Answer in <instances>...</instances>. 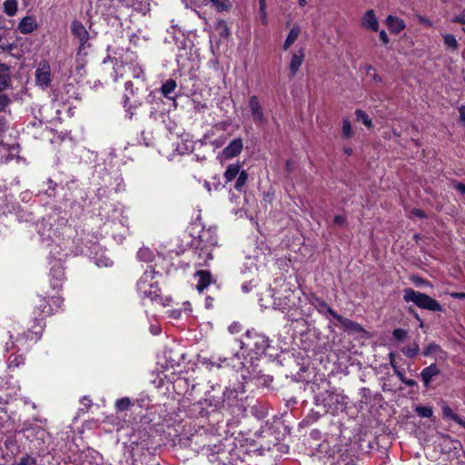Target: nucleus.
Listing matches in <instances>:
<instances>
[{
    "instance_id": "7c9ffc66",
    "label": "nucleus",
    "mask_w": 465,
    "mask_h": 465,
    "mask_svg": "<svg viewBox=\"0 0 465 465\" xmlns=\"http://www.w3.org/2000/svg\"><path fill=\"white\" fill-rule=\"evenodd\" d=\"M25 363V358L22 355H12L9 359L7 369L9 371H14L15 368H18L20 365Z\"/></svg>"
},
{
    "instance_id": "c85d7f7f",
    "label": "nucleus",
    "mask_w": 465,
    "mask_h": 465,
    "mask_svg": "<svg viewBox=\"0 0 465 465\" xmlns=\"http://www.w3.org/2000/svg\"><path fill=\"white\" fill-rule=\"evenodd\" d=\"M292 294V292H291L289 295L284 296L283 300H282L281 298H275L273 302L274 308L281 311H284L285 309L292 307V305L294 304V302L291 304L290 295Z\"/></svg>"
},
{
    "instance_id": "c756f323",
    "label": "nucleus",
    "mask_w": 465,
    "mask_h": 465,
    "mask_svg": "<svg viewBox=\"0 0 465 465\" xmlns=\"http://www.w3.org/2000/svg\"><path fill=\"white\" fill-rule=\"evenodd\" d=\"M401 351L408 358H415L420 353V347L418 343L414 342L411 345L403 347Z\"/></svg>"
},
{
    "instance_id": "4468645a",
    "label": "nucleus",
    "mask_w": 465,
    "mask_h": 465,
    "mask_svg": "<svg viewBox=\"0 0 465 465\" xmlns=\"http://www.w3.org/2000/svg\"><path fill=\"white\" fill-rule=\"evenodd\" d=\"M243 148V140L240 137L235 138L223 150V155L226 159L233 158L239 155Z\"/></svg>"
},
{
    "instance_id": "a19ab883",
    "label": "nucleus",
    "mask_w": 465,
    "mask_h": 465,
    "mask_svg": "<svg viewBox=\"0 0 465 465\" xmlns=\"http://www.w3.org/2000/svg\"><path fill=\"white\" fill-rule=\"evenodd\" d=\"M40 303H39V311H40V313L38 314V316H46V315H49L52 313V308H47V302L45 301V299H40Z\"/></svg>"
},
{
    "instance_id": "6e6d98bb",
    "label": "nucleus",
    "mask_w": 465,
    "mask_h": 465,
    "mask_svg": "<svg viewBox=\"0 0 465 465\" xmlns=\"http://www.w3.org/2000/svg\"><path fill=\"white\" fill-rule=\"evenodd\" d=\"M15 47V44L5 45L2 43V36L0 35V48L3 50L12 51Z\"/></svg>"
},
{
    "instance_id": "a878e982",
    "label": "nucleus",
    "mask_w": 465,
    "mask_h": 465,
    "mask_svg": "<svg viewBox=\"0 0 465 465\" xmlns=\"http://www.w3.org/2000/svg\"><path fill=\"white\" fill-rule=\"evenodd\" d=\"M3 11L7 16H15L18 11L17 0H5L3 3Z\"/></svg>"
},
{
    "instance_id": "0e129e2a",
    "label": "nucleus",
    "mask_w": 465,
    "mask_h": 465,
    "mask_svg": "<svg viewBox=\"0 0 465 465\" xmlns=\"http://www.w3.org/2000/svg\"><path fill=\"white\" fill-rule=\"evenodd\" d=\"M394 373L399 377V379L401 381H403L406 379V377L404 376V371L401 370H396Z\"/></svg>"
},
{
    "instance_id": "5fc2aeb1",
    "label": "nucleus",
    "mask_w": 465,
    "mask_h": 465,
    "mask_svg": "<svg viewBox=\"0 0 465 465\" xmlns=\"http://www.w3.org/2000/svg\"><path fill=\"white\" fill-rule=\"evenodd\" d=\"M264 250L267 251V253L263 252L262 256H261L258 253L255 255V258L258 260H261L262 262H264L266 261L267 255H269L271 253L270 249L267 246H264Z\"/></svg>"
},
{
    "instance_id": "393cba45",
    "label": "nucleus",
    "mask_w": 465,
    "mask_h": 465,
    "mask_svg": "<svg viewBox=\"0 0 465 465\" xmlns=\"http://www.w3.org/2000/svg\"><path fill=\"white\" fill-rule=\"evenodd\" d=\"M241 164L240 163H232L229 164L224 173V179L226 183L232 182L234 178H236L241 173Z\"/></svg>"
},
{
    "instance_id": "f257e3e1",
    "label": "nucleus",
    "mask_w": 465,
    "mask_h": 465,
    "mask_svg": "<svg viewBox=\"0 0 465 465\" xmlns=\"http://www.w3.org/2000/svg\"><path fill=\"white\" fill-rule=\"evenodd\" d=\"M241 348L248 351L252 357L259 359L266 354L270 348V341L265 335L250 330L242 338Z\"/></svg>"
},
{
    "instance_id": "37998d69",
    "label": "nucleus",
    "mask_w": 465,
    "mask_h": 465,
    "mask_svg": "<svg viewBox=\"0 0 465 465\" xmlns=\"http://www.w3.org/2000/svg\"><path fill=\"white\" fill-rule=\"evenodd\" d=\"M124 87H125L124 106H126V103L129 100V97H128L127 94L134 95L135 92L138 90V87H136L135 90H134V84H133L132 81H127L125 83V84H124Z\"/></svg>"
},
{
    "instance_id": "338daca9",
    "label": "nucleus",
    "mask_w": 465,
    "mask_h": 465,
    "mask_svg": "<svg viewBox=\"0 0 465 465\" xmlns=\"http://www.w3.org/2000/svg\"><path fill=\"white\" fill-rule=\"evenodd\" d=\"M419 21L420 23H422V24H425V25H431V22L429 19H427V18H425L423 16H419Z\"/></svg>"
},
{
    "instance_id": "e433bc0d",
    "label": "nucleus",
    "mask_w": 465,
    "mask_h": 465,
    "mask_svg": "<svg viewBox=\"0 0 465 465\" xmlns=\"http://www.w3.org/2000/svg\"><path fill=\"white\" fill-rule=\"evenodd\" d=\"M247 178H248V174L246 173V171L242 170L238 177H237V180H236V183H235V185H234V188L237 190V191H242V187L245 185L246 183V181H247Z\"/></svg>"
},
{
    "instance_id": "ddd939ff",
    "label": "nucleus",
    "mask_w": 465,
    "mask_h": 465,
    "mask_svg": "<svg viewBox=\"0 0 465 465\" xmlns=\"http://www.w3.org/2000/svg\"><path fill=\"white\" fill-rule=\"evenodd\" d=\"M425 357H433L436 361H446L448 353L437 343L430 342L423 350Z\"/></svg>"
},
{
    "instance_id": "dca6fc26",
    "label": "nucleus",
    "mask_w": 465,
    "mask_h": 465,
    "mask_svg": "<svg viewBox=\"0 0 465 465\" xmlns=\"http://www.w3.org/2000/svg\"><path fill=\"white\" fill-rule=\"evenodd\" d=\"M37 28L38 24L33 15H26L22 18L17 26V30L23 35L31 34Z\"/></svg>"
},
{
    "instance_id": "b1692460",
    "label": "nucleus",
    "mask_w": 465,
    "mask_h": 465,
    "mask_svg": "<svg viewBox=\"0 0 465 465\" xmlns=\"http://www.w3.org/2000/svg\"><path fill=\"white\" fill-rule=\"evenodd\" d=\"M300 33H301L300 26L298 25H294L292 26V28L290 30V32L283 43L282 48L284 50H288L293 45V43L297 40Z\"/></svg>"
},
{
    "instance_id": "6e6552de",
    "label": "nucleus",
    "mask_w": 465,
    "mask_h": 465,
    "mask_svg": "<svg viewBox=\"0 0 465 465\" xmlns=\"http://www.w3.org/2000/svg\"><path fill=\"white\" fill-rule=\"evenodd\" d=\"M337 465H355L357 450L351 444L345 443L337 448L334 452Z\"/></svg>"
},
{
    "instance_id": "9b49d317",
    "label": "nucleus",
    "mask_w": 465,
    "mask_h": 465,
    "mask_svg": "<svg viewBox=\"0 0 465 465\" xmlns=\"http://www.w3.org/2000/svg\"><path fill=\"white\" fill-rule=\"evenodd\" d=\"M50 282L54 289L61 287L62 282L64 279V268L61 264V258H54V263L52 265L50 270Z\"/></svg>"
},
{
    "instance_id": "de8ad7c7",
    "label": "nucleus",
    "mask_w": 465,
    "mask_h": 465,
    "mask_svg": "<svg viewBox=\"0 0 465 465\" xmlns=\"http://www.w3.org/2000/svg\"><path fill=\"white\" fill-rule=\"evenodd\" d=\"M407 335V331L403 329H395L392 332V336L397 341H402Z\"/></svg>"
},
{
    "instance_id": "72a5a7b5",
    "label": "nucleus",
    "mask_w": 465,
    "mask_h": 465,
    "mask_svg": "<svg viewBox=\"0 0 465 465\" xmlns=\"http://www.w3.org/2000/svg\"><path fill=\"white\" fill-rule=\"evenodd\" d=\"M442 37H443L444 45L446 47L452 49V50L458 49L459 45H458L456 37L453 35L445 34L442 35Z\"/></svg>"
},
{
    "instance_id": "4be33fe9",
    "label": "nucleus",
    "mask_w": 465,
    "mask_h": 465,
    "mask_svg": "<svg viewBox=\"0 0 465 465\" xmlns=\"http://www.w3.org/2000/svg\"><path fill=\"white\" fill-rule=\"evenodd\" d=\"M441 409H442L443 418L451 420L465 429V419L464 418H461L459 415H457L456 413H454L453 411L451 410V408L445 403L442 404Z\"/></svg>"
},
{
    "instance_id": "052dcab7",
    "label": "nucleus",
    "mask_w": 465,
    "mask_h": 465,
    "mask_svg": "<svg viewBox=\"0 0 465 465\" xmlns=\"http://www.w3.org/2000/svg\"><path fill=\"white\" fill-rule=\"evenodd\" d=\"M136 106H130L129 108L126 109V115L128 116L129 119H133L134 115V109H135Z\"/></svg>"
},
{
    "instance_id": "a211bd4d",
    "label": "nucleus",
    "mask_w": 465,
    "mask_h": 465,
    "mask_svg": "<svg viewBox=\"0 0 465 465\" xmlns=\"http://www.w3.org/2000/svg\"><path fill=\"white\" fill-rule=\"evenodd\" d=\"M338 322V323L346 331H351L353 333H359L363 331V328L356 322H353L350 319L344 318L341 315L336 313L334 318Z\"/></svg>"
},
{
    "instance_id": "f8f14e48",
    "label": "nucleus",
    "mask_w": 465,
    "mask_h": 465,
    "mask_svg": "<svg viewBox=\"0 0 465 465\" xmlns=\"http://www.w3.org/2000/svg\"><path fill=\"white\" fill-rule=\"evenodd\" d=\"M309 303L313 308H315L319 313L324 315L325 317L334 318L335 314L337 313L328 305L324 300L316 295H312L309 298Z\"/></svg>"
},
{
    "instance_id": "603ef678",
    "label": "nucleus",
    "mask_w": 465,
    "mask_h": 465,
    "mask_svg": "<svg viewBox=\"0 0 465 465\" xmlns=\"http://www.w3.org/2000/svg\"><path fill=\"white\" fill-rule=\"evenodd\" d=\"M333 222L335 224L339 226H343L346 223V218L343 215H335Z\"/></svg>"
},
{
    "instance_id": "f03ea898",
    "label": "nucleus",
    "mask_w": 465,
    "mask_h": 465,
    "mask_svg": "<svg viewBox=\"0 0 465 465\" xmlns=\"http://www.w3.org/2000/svg\"><path fill=\"white\" fill-rule=\"evenodd\" d=\"M155 274V270L150 266L139 279L137 282V290L142 299H149L153 302L160 297V289L158 285L152 282Z\"/></svg>"
},
{
    "instance_id": "4d7b16f0",
    "label": "nucleus",
    "mask_w": 465,
    "mask_h": 465,
    "mask_svg": "<svg viewBox=\"0 0 465 465\" xmlns=\"http://www.w3.org/2000/svg\"><path fill=\"white\" fill-rule=\"evenodd\" d=\"M379 36H380V39L381 41L384 44V45H387L389 43V37L386 34V32L384 30H381L379 34Z\"/></svg>"
},
{
    "instance_id": "0eeeda50",
    "label": "nucleus",
    "mask_w": 465,
    "mask_h": 465,
    "mask_svg": "<svg viewBox=\"0 0 465 465\" xmlns=\"http://www.w3.org/2000/svg\"><path fill=\"white\" fill-rule=\"evenodd\" d=\"M248 108L252 120L257 126H262L267 123L264 108L257 95L253 94L249 97Z\"/></svg>"
},
{
    "instance_id": "69168bd1",
    "label": "nucleus",
    "mask_w": 465,
    "mask_h": 465,
    "mask_svg": "<svg viewBox=\"0 0 465 465\" xmlns=\"http://www.w3.org/2000/svg\"><path fill=\"white\" fill-rule=\"evenodd\" d=\"M239 329H240V325H239V324H237V323H234V324L231 325V326L229 327V331H230L232 333H233V332H237V331H239Z\"/></svg>"
},
{
    "instance_id": "bb28decb",
    "label": "nucleus",
    "mask_w": 465,
    "mask_h": 465,
    "mask_svg": "<svg viewBox=\"0 0 465 465\" xmlns=\"http://www.w3.org/2000/svg\"><path fill=\"white\" fill-rule=\"evenodd\" d=\"M137 259L140 262H152L154 259V253L148 247H142L137 252Z\"/></svg>"
},
{
    "instance_id": "8fccbe9b",
    "label": "nucleus",
    "mask_w": 465,
    "mask_h": 465,
    "mask_svg": "<svg viewBox=\"0 0 465 465\" xmlns=\"http://www.w3.org/2000/svg\"><path fill=\"white\" fill-rule=\"evenodd\" d=\"M452 183H453L454 188L457 191H459L462 194H465V184L464 183L458 182V181H453Z\"/></svg>"
},
{
    "instance_id": "09e8293b",
    "label": "nucleus",
    "mask_w": 465,
    "mask_h": 465,
    "mask_svg": "<svg viewBox=\"0 0 465 465\" xmlns=\"http://www.w3.org/2000/svg\"><path fill=\"white\" fill-rule=\"evenodd\" d=\"M451 22L465 25V8L459 15H455Z\"/></svg>"
},
{
    "instance_id": "3c124183",
    "label": "nucleus",
    "mask_w": 465,
    "mask_h": 465,
    "mask_svg": "<svg viewBox=\"0 0 465 465\" xmlns=\"http://www.w3.org/2000/svg\"><path fill=\"white\" fill-rule=\"evenodd\" d=\"M411 281H412L416 285H420V284L430 285L429 282H427L426 280L422 279V278H421V277H420V276H412V277H411Z\"/></svg>"
},
{
    "instance_id": "1a4fd4ad",
    "label": "nucleus",
    "mask_w": 465,
    "mask_h": 465,
    "mask_svg": "<svg viewBox=\"0 0 465 465\" xmlns=\"http://www.w3.org/2000/svg\"><path fill=\"white\" fill-rule=\"evenodd\" d=\"M20 391V387L15 381L6 380L0 385V404H7L12 401Z\"/></svg>"
},
{
    "instance_id": "39448f33",
    "label": "nucleus",
    "mask_w": 465,
    "mask_h": 465,
    "mask_svg": "<svg viewBox=\"0 0 465 465\" xmlns=\"http://www.w3.org/2000/svg\"><path fill=\"white\" fill-rule=\"evenodd\" d=\"M114 78L116 81L119 77H123L124 74H129L134 79L144 81V72L142 66L133 62H124L115 59L114 64Z\"/></svg>"
},
{
    "instance_id": "9d476101",
    "label": "nucleus",
    "mask_w": 465,
    "mask_h": 465,
    "mask_svg": "<svg viewBox=\"0 0 465 465\" xmlns=\"http://www.w3.org/2000/svg\"><path fill=\"white\" fill-rule=\"evenodd\" d=\"M36 84L42 87H47L51 83V68L46 61H42L35 71Z\"/></svg>"
},
{
    "instance_id": "58836bf2",
    "label": "nucleus",
    "mask_w": 465,
    "mask_h": 465,
    "mask_svg": "<svg viewBox=\"0 0 465 465\" xmlns=\"http://www.w3.org/2000/svg\"><path fill=\"white\" fill-rule=\"evenodd\" d=\"M353 134L352 127L351 122L348 118L343 119L342 121V136L345 138H350Z\"/></svg>"
},
{
    "instance_id": "5701e85b",
    "label": "nucleus",
    "mask_w": 465,
    "mask_h": 465,
    "mask_svg": "<svg viewBox=\"0 0 465 465\" xmlns=\"http://www.w3.org/2000/svg\"><path fill=\"white\" fill-rule=\"evenodd\" d=\"M10 82V68L5 64H0V93L5 90Z\"/></svg>"
},
{
    "instance_id": "c03bdc74",
    "label": "nucleus",
    "mask_w": 465,
    "mask_h": 465,
    "mask_svg": "<svg viewBox=\"0 0 465 465\" xmlns=\"http://www.w3.org/2000/svg\"><path fill=\"white\" fill-rule=\"evenodd\" d=\"M41 331H42V326H39V329L37 331H28V332L24 333L23 336L26 340L37 341L40 338Z\"/></svg>"
},
{
    "instance_id": "680f3d73",
    "label": "nucleus",
    "mask_w": 465,
    "mask_h": 465,
    "mask_svg": "<svg viewBox=\"0 0 465 465\" xmlns=\"http://www.w3.org/2000/svg\"><path fill=\"white\" fill-rule=\"evenodd\" d=\"M402 382L409 387H414L417 385V382L414 380L407 378Z\"/></svg>"
},
{
    "instance_id": "13d9d810",
    "label": "nucleus",
    "mask_w": 465,
    "mask_h": 465,
    "mask_svg": "<svg viewBox=\"0 0 465 465\" xmlns=\"http://www.w3.org/2000/svg\"><path fill=\"white\" fill-rule=\"evenodd\" d=\"M112 263H113V262H112L110 259H108V258L104 259V260H99V261L96 262V264H97L98 266H105V267H107V266H111V265H112Z\"/></svg>"
},
{
    "instance_id": "2eb2a0df",
    "label": "nucleus",
    "mask_w": 465,
    "mask_h": 465,
    "mask_svg": "<svg viewBox=\"0 0 465 465\" xmlns=\"http://www.w3.org/2000/svg\"><path fill=\"white\" fill-rule=\"evenodd\" d=\"M194 277L197 279L196 289L199 292H203L212 282H214L211 272L207 270L197 271Z\"/></svg>"
},
{
    "instance_id": "6ab92c4d",
    "label": "nucleus",
    "mask_w": 465,
    "mask_h": 465,
    "mask_svg": "<svg viewBox=\"0 0 465 465\" xmlns=\"http://www.w3.org/2000/svg\"><path fill=\"white\" fill-rule=\"evenodd\" d=\"M361 25L363 27L377 32L379 29V22L376 15L372 9L366 11L361 18Z\"/></svg>"
},
{
    "instance_id": "e2e57ef3",
    "label": "nucleus",
    "mask_w": 465,
    "mask_h": 465,
    "mask_svg": "<svg viewBox=\"0 0 465 465\" xmlns=\"http://www.w3.org/2000/svg\"><path fill=\"white\" fill-rule=\"evenodd\" d=\"M451 296L456 299L465 300V292H453Z\"/></svg>"
},
{
    "instance_id": "f704fd0d",
    "label": "nucleus",
    "mask_w": 465,
    "mask_h": 465,
    "mask_svg": "<svg viewBox=\"0 0 465 465\" xmlns=\"http://www.w3.org/2000/svg\"><path fill=\"white\" fill-rule=\"evenodd\" d=\"M239 396L238 391L235 389L226 388L223 391V401H227L229 405L232 404V401L237 399Z\"/></svg>"
},
{
    "instance_id": "473e14b6",
    "label": "nucleus",
    "mask_w": 465,
    "mask_h": 465,
    "mask_svg": "<svg viewBox=\"0 0 465 465\" xmlns=\"http://www.w3.org/2000/svg\"><path fill=\"white\" fill-rule=\"evenodd\" d=\"M199 259L203 258V262H198V266L207 265L208 261L213 259V255L210 250L207 247H202L200 252H198Z\"/></svg>"
},
{
    "instance_id": "4c0bfd02",
    "label": "nucleus",
    "mask_w": 465,
    "mask_h": 465,
    "mask_svg": "<svg viewBox=\"0 0 465 465\" xmlns=\"http://www.w3.org/2000/svg\"><path fill=\"white\" fill-rule=\"evenodd\" d=\"M36 460L30 454L23 455L18 461L14 462L12 465H35Z\"/></svg>"
},
{
    "instance_id": "f3484780",
    "label": "nucleus",
    "mask_w": 465,
    "mask_h": 465,
    "mask_svg": "<svg viewBox=\"0 0 465 465\" xmlns=\"http://www.w3.org/2000/svg\"><path fill=\"white\" fill-rule=\"evenodd\" d=\"M440 372L436 363H431L428 367H425L420 373V377L423 382V385L428 388L434 377L439 375Z\"/></svg>"
},
{
    "instance_id": "412c9836",
    "label": "nucleus",
    "mask_w": 465,
    "mask_h": 465,
    "mask_svg": "<svg viewBox=\"0 0 465 465\" xmlns=\"http://www.w3.org/2000/svg\"><path fill=\"white\" fill-rule=\"evenodd\" d=\"M386 24L389 29L395 34L400 33L405 28L404 21L394 15H389L386 18Z\"/></svg>"
},
{
    "instance_id": "a18cd8bd",
    "label": "nucleus",
    "mask_w": 465,
    "mask_h": 465,
    "mask_svg": "<svg viewBox=\"0 0 465 465\" xmlns=\"http://www.w3.org/2000/svg\"><path fill=\"white\" fill-rule=\"evenodd\" d=\"M10 104L11 99L7 94H0V112L5 111Z\"/></svg>"
},
{
    "instance_id": "774afa93",
    "label": "nucleus",
    "mask_w": 465,
    "mask_h": 465,
    "mask_svg": "<svg viewBox=\"0 0 465 465\" xmlns=\"http://www.w3.org/2000/svg\"><path fill=\"white\" fill-rule=\"evenodd\" d=\"M47 183H48V188L51 189V190H54L55 186H56V183L52 181L51 179H49L47 181Z\"/></svg>"
},
{
    "instance_id": "423d86ee",
    "label": "nucleus",
    "mask_w": 465,
    "mask_h": 465,
    "mask_svg": "<svg viewBox=\"0 0 465 465\" xmlns=\"http://www.w3.org/2000/svg\"><path fill=\"white\" fill-rule=\"evenodd\" d=\"M71 31L74 37L78 39L79 47L76 55L77 56H85L87 54L88 49L91 47L90 35L88 31L85 29L84 25L74 20L71 24Z\"/></svg>"
},
{
    "instance_id": "bf43d9fd",
    "label": "nucleus",
    "mask_w": 465,
    "mask_h": 465,
    "mask_svg": "<svg viewBox=\"0 0 465 465\" xmlns=\"http://www.w3.org/2000/svg\"><path fill=\"white\" fill-rule=\"evenodd\" d=\"M411 213L414 216L419 217V218H424L425 217V213L422 210H420V209L412 210Z\"/></svg>"
},
{
    "instance_id": "ea45409f",
    "label": "nucleus",
    "mask_w": 465,
    "mask_h": 465,
    "mask_svg": "<svg viewBox=\"0 0 465 465\" xmlns=\"http://www.w3.org/2000/svg\"><path fill=\"white\" fill-rule=\"evenodd\" d=\"M416 413L422 418H430L433 414V411L430 407L419 406L416 408Z\"/></svg>"
},
{
    "instance_id": "79ce46f5",
    "label": "nucleus",
    "mask_w": 465,
    "mask_h": 465,
    "mask_svg": "<svg viewBox=\"0 0 465 465\" xmlns=\"http://www.w3.org/2000/svg\"><path fill=\"white\" fill-rule=\"evenodd\" d=\"M131 401L129 398H122L116 401V409L119 411H124L129 409Z\"/></svg>"
},
{
    "instance_id": "c9c22d12",
    "label": "nucleus",
    "mask_w": 465,
    "mask_h": 465,
    "mask_svg": "<svg viewBox=\"0 0 465 465\" xmlns=\"http://www.w3.org/2000/svg\"><path fill=\"white\" fill-rule=\"evenodd\" d=\"M218 12H223L230 7L229 0H209Z\"/></svg>"
},
{
    "instance_id": "7ed1b4c3",
    "label": "nucleus",
    "mask_w": 465,
    "mask_h": 465,
    "mask_svg": "<svg viewBox=\"0 0 465 465\" xmlns=\"http://www.w3.org/2000/svg\"><path fill=\"white\" fill-rule=\"evenodd\" d=\"M403 292V300L406 302H413L419 308L431 312L443 311V307L435 299L425 293L416 292L411 288L405 289Z\"/></svg>"
},
{
    "instance_id": "864d4df0",
    "label": "nucleus",
    "mask_w": 465,
    "mask_h": 465,
    "mask_svg": "<svg viewBox=\"0 0 465 465\" xmlns=\"http://www.w3.org/2000/svg\"><path fill=\"white\" fill-rule=\"evenodd\" d=\"M459 113H460V122L462 125L465 126V105H460L459 107Z\"/></svg>"
},
{
    "instance_id": "20e7f679",
    "label": "nucleus",
    "mask_w": 465,
    "mask_h": 465,
    "mask_svg": "<svg viewBox=\"0 0 465 465\" xmlns=\"http://www.w3.org/2000/svg\"><path fill=\"white\" fill-rule=\"evenodd\" d=\"M317 402L322 404L326 412L332 415L342 411L346 407V397L334 391H326L316 397Z\"/></svg>"
},
{
    "instance_id": "cd10ccee",
    "label": "nucleus",
    "mask_w": 465,
    "mask_h": 465,
    "mask_svg": "<svg viewBox=\"0 0 465 465\" xmlns=\"http://www.w3.org/2000/svg\"><path fill=\"white\" fill-rule=\"evenodd\" d=\"M176 86H177L176 82L173 79H168L167 81H165L163 84V85L161 87L162 94L166 98L171 99L172 98L171 94L174 92Z\"/></svg>"
},
{
    "instance_id": "aec40b11",
    "label": "nucleus",
    "mask_w": 465,
    "mask_h": 465,
    "mask_svg": "<svg viewBox=\"0 0 465 465\" xmlns=\"http://www.w3.org/2000/svg\"><path fill=\"white\" fill-rule=\"evenodd\" d=\"M304 57L305 54L303 49H300L298 52L292 54L289 64L291 77H293L298 73L300 67L302 66L304 61Z\"/></svg>"
},
{
    "instance_id": "49530a36",
    "label": "nucleus",
    "mask_w": 465,
    "mask_h": 465,
    "mask_svg": "<svg viewBox=\"0 0 465 465\" xmlns=\"http://www.w3.org/2000/svg\"><path fill=\"white\" fill-rule=\"evenodd\" d=\"M259 5H260V13H261L262 22L263 25H266L267 24V15H266V11H265V7H266L265 0H260Z\"/></svg>"
},
{
    "instance_id": "2f4dec72",
    "label": "nucleus",
    "mask_w": 465,
    "mask_h": 465,
    "mask_svg": "<svg viewBox=\"0 0 465 465\" xmlns=\"http://www.w3.org/2000/svg\"><path fill=\"white\" fill-rule=\"evenodd\" d=\"M355 116H356L357 121L361 122L368 128H371L372 126L371 119L369 117V115L364 111H362L361 109H357L355 111Z\"/></svg>"
}]
</instances>
